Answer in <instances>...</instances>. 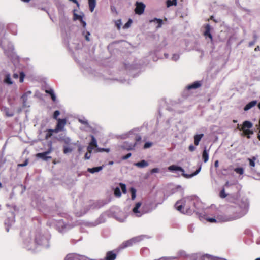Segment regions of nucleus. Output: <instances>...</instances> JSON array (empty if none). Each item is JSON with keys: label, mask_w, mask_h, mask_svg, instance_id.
<instances>
[{"label": "nucleus", "mask_w": 260, "mask_h": 260, "mask_svg": "<svg viewBox=\"0 0 260 260\" xmlns=\"http://www.w3.org/2000/svg\"><path fill=\"white\" fill-rule=\"evenodd\" d=\"M180 58V55L178 54H174L172 56L171 59L173 61H176Z\"/></svg>", "instance_id": "nucleus-45"}, {"label": "nucleus", "mask_w": 260, "mask_h": 260, "mask_svg": "<svg viewBox=\"0 0 260 260\" xmlns=\"http://www.w3.org/2000/svg\"><path fill=\"white\" fill-rule=\"evenodd\" d=\"M225 189H226V188H225V187H223V188L220 191V193H219V196H220V198H225L227 196L228 194H226L225 192Z\"/></svg>", "instance_id": "nucleus-39"}, {"label": "nucleus", "mask_w": 260, "mask_h": 260, "mask_svg": "<svg viewBox=\"0 0 260 260\" xmlns=\"http://www.w3.org/2000/svg\"><path fill=\"white\" fill-rule=\"evenodd\" d=\"M31 91H27L25 92L21 97L22 100V105L23 107H29V105L27 104V101L28 98L31 94Z\"/></svg>", "instance_id": "nucleus-13"}, {"label": "nucleus", "mask_w": 260, "mask_h": 260, "mask_svg": "<svg viewBox=\"0 0 260 260\" xmlns=\"http://www.w3.org/2000/svg\"><path fill=\"white\" fill-rule=\"evenodd\" d=\"M48 147H49V148L48 150H50L51 149V153L52 152V151H53V148H52V143L51 141H50L48 142Z\"/></svg>", "instance_id": "nucleus-52"}, {"label": "nucleus", "mask_w": 260, "mask_h": 260, "mask_svg": "<svg viewBox=\"0 0 260 260\" xmlns=\"http://www.w3.org/2000/svg\"><path fill=\"white\" fill-rule=\"evenodd\" d=\"M249 202L246 199L241 200L236 207L234 214L233 215H219L216 218H207V221L210 222L219 223L228 222L240 218L244 216L248 212Z\"/></svg>", "instance_id": "nucleus-1"}, {"label": "nucleus", "mask_w": 260, "mask_h": 260, "mask_svg": "<svg viewBox=\"0 0 260 260\" xmlns=\"http://www.w3.org/2000/svg\"><path fill=\"white\" fill-rule=\"evenodd\" d=\"M90 156H91V155H90V153L88 152L86 153V154H85V156H84L85 159H90Z\"/></svg>", "instance_id": "nucleus-55"}, {"label": "nucleus", "mask_w": 260, "mask_h": 260, "mask_svg": "<svg viewBox=\"0 0 260 260\" xmlns=\"http://www.w3.org/2000/svg\"><path fill=\"white\" fill-rule=\"evenodd\" d=\"M135 140H136L135 142L137 143V142H139V141H140L141 140V137L140 136H135Z\"/></svg>", "instance_id": "nucleus-57"}, {"label": "nucleus", "mask_w": 260, "mask_h": 260, "mask_svg": "<svg viewBox=\"0 0 260 260\" xmlns=\"http://www.w3.org/2000/svg\"><path fill=\"white\" fill-rule=\"evenodd\" d=\"M236 184V182L235 183H230V182L229 181H227L225 184H224V185L223 186V187H225V188L227 189L228 188H230L231 187H232V186Z\"/></svg>", "instance_id": "nucleus-42"}, {"label": "nucleus", "mask_w": 260, "mask_h": 260, "mask_svg": "<svg viewBox=\"0 0 260 260\" xmlns=\"http://www.w3.org/2000/svg\"><path fill=\"white\" fill-rule=\"evenodd\" d=\"M78 121L81 124L84 125L85 126V130L86 131H89L91 129V126L89 125L88 120L85 117H80L78 118Z\"/></svg>", "instance_id": "nucleus-14"}, {"label": "nucleus", "mask_w": 260, "mask_h": 260, "mask_svg": "<svg viewBox=\"0 0 260 260\" xmlns=\"http://www.w3.org/2000/svg\"><path fill=\"white\" fill-rule=\"evenodd\" d=\"M104 151H105L106 152H109L110 151V149L109 148H97L95 150V152H104Z\"/></svg>", "instance_id": "nucleus-41"}, {"label": "nucleus", "mask_w": 260, "mask_h": 260, "mask_svg": "<svg viewBox=\"0 0 260 260\" xmlns=\"http://www.w3.org/2000/svg\"><path fill=\"white\" fill-rule=\"evenodd\" d=\"M3 82L7 85H11L13 84V81L11 78V75L9 73H7L5 75L3 79Z\"/></svg>", "instance_id": "nucleus-15"}, {"label": "nucleus", "mask_w": 260, "mask_h": 260, "mask_svg": "<svg viewBox=\"0 0 260 260\" xmlns=\"http://www.w3.org/2000/svg\"><path fill=\"white\" fill-rule=\"evenodd\" d=\"M132 23V19H129L128 21L124 24L123 26L124 29H127L129 28Z\"/></svg>", "instance_id": "nucleus-43"}, {"label": "nucleus", "mask_w": 260, "mask_h": 260, "mask_svg": "<svg viewBox=\"0 0 260 260\" xmlns=\"http://www.w3.org/2000/svg\"><path fill=\"white\" fill-rule=\"evenodd\" d=\"M94 148H95L94 146L89 144V146L87 147V151L89 153H91Z\"/></svg>", "instance_id": "nucleus-49"}, {"label": "nucleus", "mask_w": 260, "mask_h": 260, "mask_svg": "<svg viewBox=\"0 0 260 260\" xmlns=\"http://www.w3.org/2000/svg\"><path fill=\"white\" fill-rule=\"evenodd\" d=\"M203 134H196L194 136V144L196 146H198L199 144L200 141L203 137Z\"/></svg>", "instance_id": "nucleus-20"}, {"label": "nucleus", "mask_w": 260, "mask_h": 260, "mask_svg": "<svg viewBox=\"0 0 260 260\" xmlns=\"http://www.w3.org/2000/svg\"><path fill=\"white\" fill-rule=\"evenodd\" d=\"M197 165L198 166V169L193 173H192L191 174H185L184 173V170L182 167H181L180 166H176V165H174L169 166L168 168V169L169 171H170L171 172H180L182 173V175L184 177H185L186 178H192L193 176H196L198 174H199L200 173V172L201 171V170L202 168V163L201 162H199L198 163Z\"/></svg>", "instance_id": "nucleus-5"}, {"label": "nucleus", "mask_w": 260, "mask_h": 260, "mask_svg": "<svg viewBox=\"0 0 260 260\" xmlns=\"http://www.w3.org/2000/svg\"><path fill=\"white\" fill-rule=\"evenodd\" d=\"M25 76V75L24 73L23 72H20L19 74H18V73H14L13 75V78L15 79H17L18 78H19V82L20 83H22L24 81Z\"/></svg>", "instance_id": "nucleus-17"}, {"label": "nucleus", "mask_w": 260, "mask_h": 260, "mask_svg": "<svg viewBox=\"0 0 260 260\" xmlns=\"http://www.w3.org/2000/svg\"><path fill=\"white\" fill-rule=\"evenodd\" d=\"M152 143L151 142H146L144 144V148H145V149L148 148L152 146Z\"/></svg>", "instance_id": "nucleus-50"}, {"label": "nucleus", "mask_w": 260, "mask_h": 260, "mask_svg": "<svg viewBox=\"0 0 260 260\" xmlns=\"http://www.w3.org/2000/svg\"><path fill=\"white\" fill-rule=\"evenodd\" d=\"M28 164V160H26L23 164H19V166L21 167H24L27 165Z\"/></svg>", "instance_id": "nucleus-59"}, {"label": "nucleus", "mask_w": 260, "mask_h": 260, "mask_svg": "<svg viewBox=\"0 0 260 260\" xmlns=\"http://www.w3.org/2000/svg\"><path fill=\"white\" fill-rule=\"evenodd\" d=\"M134 165L138 168H143L147 167L149 164L146 160H142L140 162L135 163Z\"/></svg>", "instance_id": "nucleus-22"}, {"label": "nucleus", "mask_w": 260, "mask_h": 260, "mask_svg": "<svg viewBox=\"0 0 260 260\" xmlns=\"http://www.w3.org/2000/svg\"><path fill=\"white\" fill-rule=\"evenodd\" d=\"M189 150L191 152H193L196 149V147L195 146H194L193 145H190L189 146Z\"/></svg>", "instance_id": "nucleus-53"}, {"label": "nucleus", "mask_w": 260, "mask_h": 260, "mask_svg": "<svg viewBox=\"0 0 260 260\" xmlns=\"http://www.w3.org/2000/svg\"><path fill=\"white\" fill-rule=\"evenodd\" d=\"M45 92L51 96V98L53 101L55 102L56 100V97L54 93V90L52 88H49L45 90Z\"/></svg>", "instance_id": "nucleus-23"}, {"label": "nucleus", "mask_w": 260, "mask_h": 260, "mask_svg": "<svg viewBox=\"0 0 260 260\" xmlns=\"http://www.w3.org/2000/svg\"><path fill=\"white\" fill-rule=\"evenodd\" d=\"M90 33L89 32H87V34L85 36V39L87 41H89V36L90 35Z\"/></svg>", "instance_id": "nucleus-62"}, {"label": "nucleus", "mask_w": 260, "mask_h": 260, "mask_svg": "<svg viewBox=\"0 0 260 260\" xmlns=\"http://www.w3.org/2000/svg\"><path fill=\"white\" fill-rule=\"evenodd\" d=\"M52 131H51V129L47 130L46 134L45 137V139H48L50 137H51L52 136Z\"/></svg>", "instance_id": "nucleus-38"}, {"label": "nucleus", "mask_w": 260, "mask_h": 260, "mask_svg": "<svg viewBox=\"0 0 260 260\" xmlns=\"http://www.w3.org/2000/svg\"><path fill=\"white\" fill-rule=\"evenodd\" d=\"M58 140L59 141L63 142L64 143V146H71V145H76V143H73L72 142L71 139L67 137L65 135H59L58 138Z\"/></svg>", "instance_id": "nucleus-7"}, {"label": "nucleus", "mask_w": 260, "mask_h": 260, "mask_svg": "<svg viewBox=\"0 0 260 260\" xmlns=\"http://www.w3.org/2000/svg\"><path fill=\"white\" fill-rule=\"evenodd\" d=\"M243 135L247 136V138H250V135H252L253 134V132L252 130L250 129H244L243 131Z\"/></svg>", "instance_id": "nucleus-33"}, {"label": "nucleus", "mask_w": 260, "mask_h": 260, "mask_svg": "<svg viewBox=\"0 0 260 260\" xmlns=\"http://www.w3.org/2000/svg\"><path fill=\"white\" fill-rule=\"evenodd\" d=\"M119 186L120 187H116L114 191V195L117 197H120L121 195L120 189L122 190L123 193H125L126 192V185L124 184L120 183L119 184Z\"/></svg>", "instance_id": "nucleus-9"}, {"label": "nucleus", "mask_w": 260, "mask_h": 260, "mask_svg": "<svg viewBox=\"0 0 260 260\" xmlns=\"http://www.w3.org/2000/svg\"><path fill=\"white\" fill-rule=\"evenodd\" d=\"M211 26L209 24H207L205 26V30L204 32V35L206 39H209L211 42L213 41V37L211 33Z\"/></svg>", "instance_id": "nucleus-10"}, {"label": "nucleus", "mask_w": 260, "mask_h": 260, "mask_svg": "<svg viewBox=\"0 0 260 260\" xmlns=\"http://www.w3.org/2000/svg\"><path fill=\"white\" fill-rule=\"evenodd\" d=\"M256 159L255 157H253L252 158L250 159L249 158L248 160L249 161V165L251 167H254L255 166V160Z\"/></svg>", "instance_id": "nucleus-46"}, {"label": "nucleus", "mask_w": 260, "mask_h": 260, "mask_svg": "<svg viewBox=\"0 0 260 260\" xmlns=\"http://www.w3.org/2000/svg\"><path fill=\"white\" fill-rule=\"evenodd\" d=\"M90 137L91 138V141L89 143V145H92V146H94L95 148H98V143H97V141H96L95 138L94 137V136L93 135H90Z\"/></svg>", "instance_id": "nucleus-32"}, {"label": "nucleus", "mask_w": 260, "mask_h": 260, "mask_svg": "<svg viewBox=\"0 0 260 260\" xmlns=\"http://www.w3.org/2000/svg\"><path fill=\"white\" fill-rule=\"evenodd\" d=\"M202 157L204 162L205 163L207 162L209 160V150H207L206 147L204 148L203 151Z\"/></svg>", "instance_id": "nucleus-19"}, {"label": "nucleus", "mask_w": 260, "mask_h": 260, "mask_svg": "<svg viewBox=\"0 0 260 260\" xmlns=\"http://www.w3.org/2000/svg\"><path fill=\"white\" fill-rule=\"evenodd\" d=\"M69 1L73 2L74 3L76 4L78 7H79V4L77 0H69Z\"/></svg>", "instance_id": "nucleus-63"}, {"label": "nucleus", "mask_w": 260, "mask_h": 260, "mask_svg": "<svg viewBox=\"0 0 260 260\" xmlns=\"http://www.w3.org/2000/svg\"><path fill=\"white\" fill-rule=\"evenodd\" d=\"M131 153H129L128 154H127L125 156H123L122 157V159L123 160H126V159H127L128 158H129L131 156Z\"/></svg>", "instance_id": "nucleus-51"}, {"label": "nucleus", "mask_w": 260, "mask_h": 260, "mask_svg": "<svg viewBox=\"0 0 260 260\" xmlns=\"http://www.w3.org/2000/svg\"><path fill=\"white\" fill-rule=\"evenodd\" d=\"M3 112L8 117H12L14 115V112L8 108L5 107L3 109Z\"/></svg>", "instance_id": "nucleus-30"}, {"label": "nucleus", "mask_w": 260, "mask_h": 260, "mask_svg": "<svg viewBox=\"0 0 260 260\" xmlns=\"http://www.w3.org/2000/svg\"><path fill=\"white\" fill-rule=\"evenodd\" d=\"M141 202H138L133 209V213L136 217H140L145 214L151 212L154 209L152 203H145L141 207V211H138V209L141 207Z\"/></svg>", "instance_id": "nucleus-4"}, {"label": "nucleus", "mask_w": 260, "mask_h": 260, "mask_svg": "<svg viewBox=\"0 0 260 260\" xmlns=\"http://www.w3.org/2000/svg\"><path fill=\"white\" fill-rule=\"evenodd\" d=\"M253 126V124L249 121H245L243 123V125L241 127V129L242 131L244 129H248L252 128Z\"/></svg>", "instance_id": "nucleus-21"}, {"label": "nucleus", "mask_w": 260, "mask_h": 260, "mask_svg": "<svg viewBox=\"0 0 260 260\" xmlns=\"http://www.w3.org/2000/svg\"><path fill=\"white\" fill-rule=\"evenodd\" d=\"M159 169L158 168H155L152 169L151 170V173H155L159 172Z\"/></svg>", "instance_id": "nucleus-54"}, {"label": "nucleus", "mask_w": 260, "mask_h": 260, "mask_svg": "<svg viewBox=\"0 0 260 260\" xmlns=\"http://www.w3.org/2000/svg\"><path fill=\"white\" fill-rule=\"evenodd\" d=\"M197 198L194 196H188L178 201L175 204L176 209L183 213L190 214L193 211Z\"/></svg>", "instance_id": "nucleus-2"}, {"label": "nucleus", "mask_w": 260, "mask_h": 260, "mask_svg": "<svg viewBox=\"0 0 260 260\" xmlns=\"http://www.w3.org/2000/svg\"><path fill=\"white\" fill-rule=\"evenodd\" d=\"M12 217L11 218H8V220L5 221L6 224H12L14 222V217L13 215V213H11Z\"/></svg>", "instance_id": "nucleus-37"}, {"label": "nucleus", "mask_w": 260, "mask_h": 260, "mask_svg": "<svg viewBox=\"0 0 260 260\" xmlns=\"http://www.w3.org/2000/svg\"><path fill=\"white\" fill-rule=\"evenodd\" d=\"M8 50H9L10 51H12L14 50L13 45L11 43H10L9 45Z\"/></svg>", "instance_id": "nucleus-60"}, {"label": "nucleus", "mask_w": 260, "mask_h": 260, "mask_svg": "<svg viewBox=\"0 0 260 260\" xmlns=\"http://www.w3.org/2000/svg\"><path fill=\"white\" fill-rule=\"evenodd\" d=\"M116 257V255L115 253H113L112 251H109L107 253L106 259V260H114Z\"/></svg>", "instance_id": "nucleus-28"}, {"label": "nucleus", "mask_w": 260, "mask_h": 260, "mask_svg": "<svg viewBox=\"0 0 260 260\" xmlns=\"http://www.w3.org/2000/svg\"><path fill=\"white\" fill-rule=\"evenodd\" d=\"M58 225L62 227L61 229H59V231L62 232L63 230L67 228V225L64 224L62 220H59L58 222Z\"/></svg>", "instance_id": "nucleus-35"}, {"label": "nucleus", "mask_w": 260, "mask_h": 260, "mask_svg": "<svg viewBox=\"0 0 260 260\" xmlns=\"http://www.w3.org/2000/svg\"><path fill=\"white\" fill-rule=\"evenodd\" d=\"M167 7H169L172 6H176L177 5V0H168L167 1Z\"/></svg>", "instance_id": "nucleus-34"}, {"label": "nucleus", "mask_w": 260, "mask_h": 260, "mask_svg": "<svg viewBox=\"0 0 260 260\" xmlns=\"http://www.w3.org/2000/svg\"><path fill=\"white\" fill-rule=\"evenodd\" d=\"M156 22L157 23H158V25L156 27V28H159L161 27L162 24V20L161 19H158L156 18H154L153 19L150 20V22Z\"/></svg>", "instance_id": "nucleus-29"}, {"label": "nucleus", "mask_w": 260, "mask_h": 260, "mask_svg": "<svg viewBox=\"0 0 260 260\" xmlns=\"http://www.w3.org/2000/svg\"><path fill=\"white\" fill-rule=\"evenodd\" d=\"M75 145H71V146H63V153L64 154H68L69 153L72 152L74 149Z\"/></svg>", "instance_id": "nucleus-25"}, {"label": "nucleus", "mask_w": 260, "mask_h": 260, "mask_svg": "<svg viewBox=\"0 0 260 260\" xmlns=\"http://www.w3.org/2000/svg\"><path fill=\"white\" fill-rule=\"evenodd\" d=\"M83 15H78L77 14L74 13V20H81L83 19Z\"/></svg>", "instance_id": "nucleus-44"}, {"label": "nucleus", "mask_w": 260, "mask_h": 260, "mask_svg": "<svg viewBox=\"0 0 260 260\" xmlns=\"http://www.w3.org/2000/svg\"><path fill=\"white\" fill-rule=\"evenodd\" d=\"M131 192L132 199L133 200H134L136 198V190L134 188H131Z\"/></svg>", "instance_id": "nucleus-40"}, {"label": "nucleus", "mask_w": 260, "mask_h": 260, "mask_svg": "<svg viewBox=\"0 0 260 260\" xmlns=\"http://www.w3.org/2000/svg\"><path fill=\"white\" fill-rule=\"evenodd\" d=\"M64 260H88V258L85 256L75 253H71L66 256Z\"/></svg>", "instance_id": "nucleus-8"}, {"label": "nucleus", "mask_w": 260, "mask_h": 260, "mask_svg": "<svg viewBox=\"0 0 260 260\" xmlns=\"http://www.w3.org/2000/svg\"><path fill=\"white\" fill-rule=\"evenodd\" d=\"M80 22L81 23H82V26L84 28H85L86 26V23L85 21H84L83 20V19L82 20H80Z\"/></svg>", "instance_id": "nucleus-61"}, {"label": "nucleus", "mask_w": 260, "mask_h": 260, "mask_svg": "<svg viewBox=\"0 0 260 260\" xmlns=\"http://www.w3.org/2000/svg\"><path fill=\"white\" fill-rule=\"evenodd\" d=\"M60 115V112L58 110H56L53 114V118L57 120V117Z\"/></svg>", "instance_id": "nucleus-48"}, {"label": "nucleus", "mask_w": 260, "mask_h": 260, "mask_svg": "<svg viewBox=\"0 0 260 260\" xmlns=\"http://www.w3.org/2000/svg\"><path fill=\"white\" fill-rule=\"evenodd\" d=\"M121 20H118L115 22V25L117 27V29L119 30L121 28Z\"/></svg>", "instance_id": "nucleus-47"}, {"label": "nucleus", "mask_w": 260, "mask_h": 260, "mask_svg": "<svg viewBox=\"0 0 260 260\" xmlns=\"http://www.w3.org/2000/svg\"><path fill=\"white\" fill-rule=\"evenodd\" d=\"M88 1L89 10L92 12L96 7V0H88Z\"/></svg>", "instance_id": "nucleus-26"}, {"label": "nucleus", "mask_w": 260, "mask_h": 260, "mask_svg": "<svg viewBox=\"0 0 260 260\" xmlns=\"http://www.w3.org/2000/svg\"><path fill=\"white\" fill-rule=\"evenodd\" d=\"M135 12L137 14L141 15L144 13L145 5L142 2H137Z\"/></svg>", "instance_id": "nucleus-11"}, {"label": "nucleus", "mask_w": 260, "mask_h": 260, "mask_svg": "<svg viewBox=\"0 0 260 260\" xmlns=\"http://www.w3.org/2000/svg\"><path fill=\"white\" fill-rule=\"evenodd\" d=\"M234 170L237 174L240 175H243L244 173V169L242 167L235 168Z\"/></svg>", "instance_id": "nucleus-36"}, {"label": "nucleus", "mask_w": 260, "mask_h": 260, "mask_svg": "<svg viewBox=\"0 0 260 260\" xmlns=\"http://www.w3.org/2000/svg\"><path fill=\"white\" fill-rule=\"evenodd\" d=\"M219 162L218 160H216L214 163V166L216 168H217L218 167Z\"/></svg>", "instance_id": "nucleus-64"}, {"label": "nucleus", "mask_w": 260, "mask_h": 260, "mask_svg": "<svg viewBox=\"0 0 260 260\" xmlns=\"http://www.w3.org/2000/svg\"><path fill=\"white\" fill-rule=\"evenodd\" d=\"M51 131H52V134H53V133H57L59 131H60L61 130L59 128H58V127L57 126H56V127H55V128L54 129H51Z\"/></svg>", "instance_id": "nucleus-56"}, {"label": "nucleus", "mask_w": 260, "mask_h": 260, "mask_svg": "<svg viewBox=\"0 0 260 260\" xmlns=\"http://www.w3.org/2000/svg\"><path fill=\"white\" fill-rule=\"evenodd\" d=\"M131 133H132L131 132H128V133H126V134H125L123 135V136H122V138H124V139H125V138H128V137H129V134H130Z\"/></svg>", "instance_id": "nucleus-58"}, {"label": "nucleus", "mask_w": 260, "mask_h": 260, "mask_svg": "<svg viewBox=\"0 0 260 260\" xmlns=\"http://www.w3.org/2000/svg\"><path fill=\"white\" fill-rule=\"evenodd\" d=\"M50 153H51V149L48 150L47 151L44 152L38 153L36 154V156L37 157L41 158L43 160L47 161L48 159H51V156H48V155Z\"/></svg>", "instance_id": "nucleus-12"}, {"label": "nucleus", "mask_w": 260, "mask_h": 260, "mask_svg": "<svg viewBox=\"0 0 260 260\" xmlns=\"http://www.w3.org/2000/svg\"><path fill=\"white\" fill-rule=\"evenodd\" d=\"M136 145V142L135 143H128L127 142H125L122 145L123 148L126 149L127 150H132L134 149L135 146Z\"/></svg>", "instance_id": "nucleus-16"}, {"label": "nucleus", "mask_w": 260, "mask_h": 260, "mask_svg": "<svg viewBox=\"0 0 260 260\" xmlns=\"http://www.w3.org/2000/svg\"><path fill=\"white\" fill-rule=\"evenodd\" d=\"M57 120V123L56 126L59 128L61 131H62L66 124V120L65 119L59 118Z\"/></svg>", "instance_id": "nucleus-18"}, {"label": "nucleus", "mask_w": 260, "mask_h": 260, "mask_svg": "<svg viewBox=\"0 0 260 260\" xmlns=\"http://www.w3.org/2000/svg\"><path fill=\"white\" fill-rule=\"evenodd\" d=\"M49 239L42 236L40 233H38L35 238V243L31 242L30 239H27L24 241V245L28 250H34V245L36 244L42 246L44 247L49 246Z\"/></svg>", "instance_id": "nucleus-3"}, {"label": "nucleus", "mask_w": 260, "mask_h": 260, "mask_svg": "<svg viewBox=\"0 0 260 260\" xmlns=\"http://www.w3.org/2000/svg\"><path fill=\"white\" fill-rule=\"evenodd\" d=\"M103 166L94 167L92 168H88L87 171H88V172H89L92 174H93V173H95L96 172H98L101 171L103 169Z\"/></svg>", "instance_id": "nucleus-27"}, {"label": "nucleus", "mask_w": 260, "mask_h": 260, "mask_svg": "<svg viewBox=\"0 0 260 260\" xmlns=\"http://www.w3.org/2000/svg\"><path fill=\"white\" fill-rule=\"evenodd\" d=\"M257 104V101L256 100L251 101L250 102L248 103L244 108V111H248L252 107H253L254 106L256 105Z\"/></svg>", "instance_id": "nucleus-24"}, {"label": "nucleus", "mask_w": 260, "mask_h": 260, "mask_svg": "<svg viewBox=\"0 0 260 260\" xmlns=\"http://www.w3.org/2000/svg\"><path fill=\"white\" fill-rule=\"evenodd\" d=\"M201 85V84L199 82L196 81L192 83V84L188 85L187 86V88L188 89H196L199 87Z\"/></svg>", "instance_id": "nucleus-31"}, {"label": "nucleus", "mask_w": 260, "mask_h": 260, "mask_svg": "<svg viewBox=\"0 0 260 260\" xmlns=\"http://www.w3.org/2000/svg\"><path fill=\"white\" fill-rule=\"evenodd\" d=\"M145 236L144 235H140L131 238V239L123 242L120 245V248L124 249L125 248L132 246L133 244L142 241Z\"/></svg>", "instance_id": "nucleus-6"}]
</instances>
